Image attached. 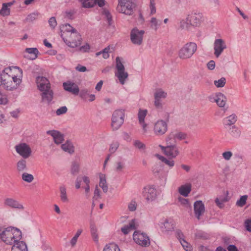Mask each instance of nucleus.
Returning <instances> with one entry per match:
<instances>
[{
    "label": "nucleus",
    "mask_w": 251,
    "mask_h": 251,
    "mask_svg": "<svg viewBox=\"0 0 251 251\" xmlns=\"http://www.w3.org/2000/svg\"><path fill=\"white\" fill-rule=\"evenodd\" d=\"M38 14L33 13L29 14L25 19V21L27 22H32L37 18Z\"/></svg>",
    "instance_id": "58"
},
{
    "label": "nucleus",
    "mask_w": 251,
    "mask_h": 251,
    "mask_svg": "<svg viewBox=\"0 0 251 251\" xmlns=\"http://www.w3.org/2000/svg\"><path fill=\"white\" fill-rule=\"evenodd\" d=\"M247 199V195H244L241 196L240 199L237 201L236 205L240 207H243L246 204Z\"/></svg>",
    "instance_id": "49"
},
{
    "label": "nucleus",
    "mask_w": 251,
    "mask_h": 251,
    "mask_svg": "<svg viewBox=\"0 0 251 251\" xmlns=\"http://www.w3.org/2000/svg\"><path fill=\"white\" fill-rule=\"evenodd\" d=\"M139 226V223L138 219H133L129 221L128 224L126 225V234L129 231L137 229Z\"/></svg>",
    "instance_id": "29"
},
{
    "label": "nucleus",
    "mask_w": 251,
    "mask_h": 251,
    "mask_svg": "<svg viewBox=\"0 0 251 251\" xmlns=\"http://www.w3.org/2000/svg\"><path fill=\"white\" fill-rule=\"evenodd\" d=\"M22 82V79L17 76L12 74L10 67L5 68L0 77V85L9 91L16 89Z\"/></svg>",
    "instance_id": "1"
},
{
    "label": "nucleus",
    "mask_w": 251,
    "mask_h": 251,
    "mask_svg": "<svg viewBox=\"0 0 251 251\" xmlns=\"http://www.w3.org/2000/svg\"><path fill=\"white\" fill-rule=\"evenodd\" d=\"M59 192L61 201L64 203L68 202L69 201V199L67 195L66 188L65 186H61L59 187Z\"/></svg>",
    "instance_id": "32"
},
{
    "label": "nucleus",
    "mask_w": 251,
    "mask_h": 251,
    "mask_svg": "<svg viewBox=\"0 0 251 251\" xmlns=\"http://www.w3.org/2000/svg\"><path fill=\"white\" fill-rule=\"evenodd\" d=\"M22 238L21 231L17 228L8 227L4 229L2 241L6 244L14 245Z\"/></svg>",
    "instance_id": "2"
},
{
    "label": "nucleus",
    "mask_w": 251,
    "mask_h": 251,
    "mask_svg": "<svg viewBox=\"0 0 251 251\" xmlns=\"http://www.w3.org/2000/svg\"><path fill=\"white\" fill-rule=\"evenodd\" d=\"M61 36L66 44L70 47L75 48L81 43V36L77 31L70 33L68 36L66 34H61Z\"/></svg>",
    "instance_id": "4"
},
{
    "label": "nucleus",
    "mask_w": 251,
    "mask_h": 251,
    "mask_svg": "<svg viewBox=\"0 0 251 251\" xmlns=\"http://www.w3.org/2000/svg\"><path fill=\"white\" fill-rule=\"evenodd\" d=\"M47 133L53 137L54 141L56 144H61L64 140L63 135L58 131L48 130L47 131Z\"/></svg>",
    "instance_id": "21"
},
{
    "label": "nucleus",
    "mask_w": 251,
    "mask_h": 251,
    "mask_svg": "<svg viewBox=\"0 0 251 251\" xmlns=\"http://www.w3.org/2000/svg\"><path fill=\"white\" fill-rule=\"evenodd\" d=\"M100 179L99 185L102 188L103 192L106 193L108 191V188L106 183L105 176L103 174H100Z\"/></svg>",
    "instance_id": "33"
},
{
    "label": "nucleus",
    "mask_w": 251,
    "mask_h": 251,
    "mask_svg": "<svg viewBox=\"0 0 251 251\" xmlns=\"http://www.w3.org/2000/svg\"><path fill=\"white\" fill-rule=\"evenodd\" d=\"M103 251H120V250L117 244L109 243L105 245Z\"/></svg>",
    "instance_id": "38"
},
{
    "label": "nucleus",
    "mask_w": 251,
    "mask_h": 251,
    "mask_svg": "<svg viewBox=\"0 0 251 251\" xmlns=\"http://www.w3.org/2000/svg\"><path fill=\"white\" fill-rule=\"evenodd\" d=\"M41 91L42 92L41 94L42 100L47 101L48 103H50L53 97V92L51 89V88Z\"/></svg>",
    "instance_id": "23"
},
{
    "label": "nucleus",
    "mask_w": 251,
    "mask_h": 251,
    "mask_svg": "<svg viewBox=\"0 0 251 251\" xmlns=\"http://www.w3.org/2000/svg\"><path fill=\"white\" fill-rule=\"evenodd\" d=\"M232 155V152L230 151H225L222 153L223 158L226 160H229L231 158Z\"/></svg>",
    "instance_id": "63"
},
{
    "label": "nucleus",
    "mask_w": 251,
    "mask_h": 251,
    "mask_svg": "<svg viewBox=\"0 0 251 251\" xmlns=\"http://www.w3.org/2000/svg\"><path fill=\"white\" fill-rule=\"evenodd\" d=\"M165 141L167 145H176L177 142L176 139V138L175 134L174 131L170 133L166 138Z\"/></svg>",
    "instance_id": "34"
},
{
    "label": "nucleus",
    "mask_w": 251,
    "mask_h": 251,
    "mask_svg": "<svg viewBox=\"0 0 251 251\" xmlns=\"http://www.w3.org/2000/svg\"><path fill=\"white\" fill-rule=\"evenodd\" d=\"M230 134L234 137H239L241 134V131L235 126H232L229 129Z\"/></svg>",
    "instance_id": "39"
},
{
    "label": "nucleus",
    "mask_w": 251,
    "mask_h": 251,
    "mask_svg": "<svg viewBox=\"0 0 251 251\" xmlns=\"http://www.w3.org/2000/svg\"><path fill=\"white\" fill-rule=\"evenodd\" d=\"M25 51L29 53L34 55L33 59L37 58L38 50L36 48H26Z\"/></svg>",
    "instance_id": "56"
},
{
    "label": "nucleus",
    "mask_w": 251,
    "mask_h": 251,
    "mask_svg": "<svg viewBox=\"0 0 251 251\" xmlns=\"http://www.w3.org/2000/svg\"><path fill=\"white\" fill-rule=\"evenodd\" d=\"M145 33V31L144 30H140L136 27L133 28L130 35L131 43L135 45H141L143 44Z\"/></svg>",
    "instance_id": "6"
},
{
    "label": "nucleus",
    "mask_w": 251,
    "mask_h": 251,
    "mask_svg": "<svg viewBox=\"0 0 251 251\" xmlns=\"http://www.w3.org/2000/svg\"><path fill=\"white\" fill-rule=\"evenodd\" d=\"M79 172V164L73 161L72 163L71 168V173L73 175H77Z\"/></svg>",
    "instance_id": "41"
},
{
    "label": "nucleus",
    "mask_w": 251,
    "mask_h": 251,
    "mask_svg": "<svg viewBox=\"0 0 251 251\" xmlns=\"http://www.w3.org/2000/svg\"><path fill=\"white\" fill-rule=\"evenodd\" d=\"M82 4V6L84 8H89L94 7L93 0H79Z\"/></svg>",
    "instance_id": "45"
},
{
    "label": "nucleus",
    "mask_w": 251,
    "mask_h": 251,
    "mask_svg": "<svg viewBox=\"0 0 251 251\" xmlns=\"http://www.w3.org/2000/svg\"><path fill=\"white\" fill-rule=\"evenodd\" d=\"M147 110H140L138 114V117L139 123H143L145 122V118L147 116Z\"/></svg>",
    "instance_id": "43"
},
{
    "label": "nucleus",
    "mask_w": 251,
    "mask_h": 251,
    "mask_svg": "<svg viewBox=\"0 0 251 251\" xmlns=\"http://www.w3.org/2000/svg\"><path fill=\"white\" fill-rule=\"evenodd\" d=\"M64 89L66 91L72 93V94L77 95L79 92L78 86L75 83L67 81L63 84Z\"/></svg>",
    "instance_id": "19"
},
{
    "label": "nucleus",
    "mask_w": 251,
    "mask_h": 251,
    "mask_svg": "<svg viewBox=\"0 0 251 251\" xmlns=\"http://www.w3.org/2000/svg\"><path fill=\"white\" fill-rule=\"evenodd\" d=\"M135 0H126V15H132L136 9Z\"/></svg>",
    "instance_id": "26"
},
{
    "label": "nucleus",
    "mask_w": 251,
    "mask_h": 251,
    "mask_svg": "<svg viewBox=\"0 0 251 251\" xmlns=\"http://www.w3.org/2000/svg\"><path fill=\"white\" fill-rule=\"evenodd\" d=\"M167 93L161 89L155 90L154 93V104L156 108L161 109L162 107V100L166 98Z\"/></svg>",
    "instance_id": "14"
},
{
    "label": "nucleus",
    "mask_w": 251,
    "mask_h": 251,
    "mask_svg": "<svg viewBox=\"0 0 251 251\" xmlns=\"http://www.w3.org/2000/svg\"><path fill=\"white\" fill-rule=\"evenodd\" d=\"M226 82V79L225 77H222L218 80H214V84L218 88L223 87Z\"/></svg>",
    "instance_id": "51"
},
{
    "label": "nucleus",
    "mask_w": 251,
    "mask_h": 251,
    "mask_svg": "<svg viewBox=\"0 0 251 251\" xmlns=\"http://www.w3.org/2000/svg\"><path fill=\"white\" fill-rule=\"evenodd\" d=\"M11 251H27L26 245L22 241L17 242L13 245Z\"/></svg>",
    "instance_id": "28"
},
{
    "label": "nucleus",
    "mask_w": 251,
    "mask_h": 251,
    "mask_svg": "<svg viewBox=\"0 0 251 251\" xmlns=\"http://www.w3.org/2000/svg\"><path fill=\"white\" fill-rule=\"evenodd\" d=\"M116 71L115 73V75L120 83L123 85L126 80V73L125 72V67L119 57L116 58Z\"/></svg>",
    "instance_id": "8"
},
{
    "label": "nucleus",
    "mask_w": 251,
    "mask_h": 251,
    "mask_svg": "<svg viewBox=\"0 0 251 251\" xmlns=\"http://www.w3.org/2000/svg\"><path fill=\"white\" fill-rule=\"evenodd\" d=\"M137 203L135 199L132 200L128 204V209L131 212L136 211L137 207Z\"/></svg>",
    "instance_id": "47"
},
{
    "label": "nucleus",
    "mask_w": 251,
    "mask_h": 251,
    "mask_svg": "<svg viewBox=\"0 0 251 251\" xmlns=\"http://www.w3.org/2000/svg\"><path fill=\"white\" fill-rule=\"evenodd\" d=\"M142 195L148 202H151L156 199L157 191L153 186L147 185L143 188Z\"/></svg>",
    "instance_id": "9"
},
{
    "label": "nucleus",
    "mask_w": 251,
    "mask_h": 251,
    "mask_svg": "<svg viewBox=\"0 0 251 251\" xmlns=\"http://www.w3.org/2000/svg\"><path fill=\"white\" fill-rule=\"evenodd\" d=\"M17 169L18 171H24L26 168V162L25 160L22 159L19 161L17 163Z\"/></svg>",
    "instance_id": "44"
},
{
    "label": "nucleus",
    "mask_w": 251,
    "mask_h": 251,
    "mask_svg": "<svg viewBox=\"0 0 251 251\" xmlns=\"http://www.w3.org/2000/svg\"><path fill=\"white\" fill-rule=\"evenodd\" d=\"M36 83L38 88L40 91L51 88L49 80L45 77L37 76L36 77Z\"/></svg>",
    "instance_id": "17"
},
{
    "label": "nucleus",
    "mask_w": 251,
    "mask_h": 251,
    "mask_svg": "<svg viewBox=\"0 0 251 251\" xmlns=\"http://www.w3.org/2000/svg\"><path fill=\"white\" fill-rule=\"evenodd\" d=\"M188 16L185 19H182L180 21L179 23V26L182 29H185L186 30H189L191 29L192 25H190V22L188 21Z\"/></svg>",
    "instance_id": "35"
},
{
    "label": "nucleus",
    "mask_w": 251,
    "mask_h": 251,
    "mask_svg": "<svg viewBox=\"0 0 251 251\" xmlns=\"http://www.w3.org/2000/svg\"><path fill=\"white\" fill-rule=\"evenodd\" d=\"M16 151L24 158H27L31 154V150L25 143H22L15 147Z\"/></svg>",
    "instance_id": "15"
},
{
    "label": "nucleus",
    "mask_w": 251,
    "mask_h": 251,
    "mask_svg": "<svg viewBox=\"0 0 251 251\" xmlns=\"http://www.w3.org/2000/svg\"><path fill=\"white\" fill-rule=\"evenodd\" d=\"M175 134L176 140L181 141L185 139L187 137V134L184 132L177 131H174Z\"/></svg>",
    "instance_id": "48"
},
{
    "label": "nucleus",
    "mask_w": 251,
    "mask_h": 251,
    "mask_svg": "<svg viewBox=\"0 0 251 251\" xmlns=\"http://www.w3.org/2000/svg\"><path fill=\"white\" fill-rule=\"evenodd\" d=\"M4 205L8 206L13 208L22 210L24 209L23 204L20 203L18 201L12 198H6L4 200Z\"/></svg>",
    "instance_id": "20"
},
{
    "label": "nucleus",
    "mask_w": 251,
    "mask_h": 251,
    "mask_svg": "<svg viewBox=\"0 0 251 251\" xmlns=\"http://www.w3.org/2000/svg\"><path fill=\"white\" fill-rule=\"evenodd\" d=\"M90 49V46L88 43H86L85 45L80 47L78 49V50L82 52H88Z\"/></svg>",
    "instance_id": "60"
},
{
    "label": "nucleus",
    "mask_w": 251,
    "mask_h": 251,
    "mask_svg": "<svg viewBox=\"0 0 251 251\" xmlns=\"http://www.w3.org/2000/svg\"><path fill=\"white\" fill-rule=\"evenodd\" d=\"M150 22L151 24V28L156 31L158 28V26L160 25L158 24V20L155 18L152 17L151 18Z\"/></svg>",
    "instance_id": "53"
},
{
    "label": "nucleus",
    "mask_w": 251,
    "mask_h": 251,
    "mask_svg": "<svg viewBox=\"0 0 251 251\" xmlns=\"http://www.w3.org/2000/svg\"><path fill=\"white\" fill-rule=\"evenodd\" d=\"M8 100L6 95L0 93V104L5 105L7 104Z\"/></svg>",
    "instance_id": "59"
},
{
    "label": "nucleus",
    "mask_w": 251,
    "mask_h": 251,
    "mask_svg": "<svg viewBox=\"0 0 251 251\" xmlns=\"http://www.w3.org/2000/svg\"><path fill=\"white\" fill-rule=\"evenodd\" d=\"M155 3L154 0H150V8L151 9V14L153 15L156 12Z\"/></svg>",
    "instance_id": "61"
},
{
    "label": "nucleus",
    "mask_w": 251,
    "mask_h": 251,
    "mask_svg": "<svg viewBox=\"0 0 251 251\" xmlns=\"http://www.w3.org/2000/svg\"><path fill=\"white\" fill-rule=\"evenodd\" d=\"M61 149L65 152H67L70 154L74 152V147L72 143L67 141L65 143L61 145Z\"/></svg>",
    "instance_id": "31"
},
{
    "label": "nucleus",
    "mask_w": 251,
    "mask_h": 251,
    "mask_svg": "<svg viewBox=\"0 0 251 251\" xmlns=\"http://www.w3.org/2000/svg\"><path fill=\"white\" fill-rule=\"evenodd\" d=\"M194 212L197 218L200 219L201 216L205 211V207L201 201H197L194 204Z\"/></svg>",
    "instance_id": "18"
},
{
    "label": "nucleus",
    "mask_w": 251,
    "mask_h": 251,
    "mask_svg": "<svg viewBox=\"0 0 251 251\" xmlns=\"http://www.w3.org/2000/svg\"><path fill=\"white\" fill-rule=\"evenodd\" d=\"M117 11L121 13H126V0H118Z\"/></svg>",
    "instance_id": "37"
},
{
    "label": "nucleus",
    "mask_w": 251,
    "mask_h": 251,
    "mask_svg": "<svg viewBox=\"0 0 251 251\" xmlns=\"http://www.w3.org/2000/svg\"><path fill=\"white\" fill-rule=\"evenodd\" d=\"M0 14L2 16H8L10 14V9L6 4H2V7L0 10Z\"/></svg>",
    "instance_id": "54"
},
{
    "label": "nucleus",
    "mask_w": 251,
    "mask_h": 251,
    "mask_svg": "<svg viewBox=\"0 0 251 251\" xmlns=\"http://www.w3.org/2000/svg\"><path fill=\"white\" fill-rule=\"evenodd\" d=\"M75 31H77V30L69 24L63 25L61 26V34H66L68 36L70 35V33L75 32Z\"/></svg>",
    "instance_id": "30"
},
{
    "label": "nucleus",
    "mask_w": 251,
    "mask_h": 251,
    "mask_svg": "<svg viewBox=\"0 0 251 251\" xmlns=\"http://www.w3.org/2000/svg\"><path fill=\"white\" fill-rule=\"evenodd\" d=\"M119 147V143L118 142H113L112 144L110 145L109 149V151L110 153L108 154L106 158L105 159L103 164L104 168L105 167L106 164L107 163V162L109 160L111 154L114 153L117 151Z\"/></svg>",
    "instance_id": "25"
},
{
    "label": "nucleus",
    "mask_w": 251,
    "mask_h": 251,
    "mask_svg": "<svg viewBox=\"0 0 251 251\" xmlns=\"http://www.w3.org/2000/svg\"><path fill=\"white\" fill-rule=\"evenodd\" d=\"M195 236L198 239H206L208 238V235L201 231H198L195 234Z\"/></svg>",
    "instance_id": "57"
},
{
    "label": "nucleus",
    "mask_w": 251,
    "mask_h": 251,
    "mask_svg": "<svg viewBox=\"0 0 251 251\" xmlns=\"http://www.w3.org/2000/svg\"><path fill=\"white\" fill-rule=\"evenodd\" d=\"M162 231L164 232L172 231L175 228L174 222L172 220L166 219L161 226Z\"/></svg>",
    "instance_id": "24"
},
{
    "label": "nucleus",
    "mask_w": 251,
    "mask_h": 251,
    "mask_svg": "<svg viewBox=\"0 0 251 251\" xmlns=\"http://www.w3.org/2000/svg\"><path fill=\"white\" fill-rule=\"evenodd\" d=\"M188 21L192 27H199L203 21V16L201 13H194L188 15Z\"/></svg>",
    "instance_id": "16"
},
{
    "label": "nucleus",
    "mask_w": 251,
    "mask_h": 251,
    "mask_svg": "<svg viewBox=\"0 0 251 251\" xmlns=\"http://www.w3.org/2000/svg\"><path fill=\"white\" fill-rule=\"evenodd\" d=\"M208 100L211 102H216L219 107L224 108L226 103L227 99L223 93L219 92L209 96Z\"/></svg>",
    "instance_id": "12"
},
{
    "label": "nucleus",
    "mask_w": 251,
    "mask_h": 251,
    "mask_svg": "<svg viewBox=\"0 0 251 251\" xmlns=\"http://www.w3.org/2000/svg\"><path fill=\"white\" fill-rule=\"evenodd\" d=\"M22 179L28 183H30L33 181L34 179V177L33 175L31 174H29L26 173H24L22 175Z\"/></svg>",
    "instance_id": "52"
},
{
    "label": "nucleus",
    "mask_w": 251,
    "mask_h": 251,
    "mask_svg": "<svg viewBox=\"0 0 251 251\" xmlns=\"http://www.w3.org/2000/svg\"><path fill=\"white\" fill-rule=\"evenodd\" d=\"M133 239L135 243L142 247H148L150 245L148 236L139 230H135L133 234Z\"/></svg>",
    "instance_id": "7"
},
{
    "label": "nucleus",
    "mask_w": 251,
    "mask_h": 251,
    "mask_svg": "<svg viewBox=\"0 0 251 251\" xmlns=\"http://www.w3.org/2000/svg\"><path fill=\"white\" fill-rule=\"evenodd\" d=\"M67 111V108L66 106H62L59 108L57 109L56 111V114L57 115H60L65 114Z\"/></svg>",
    "instance_id": "62"
},
{
    "label": "nucleus",
    "mask_w": 251,
    "mask_h": 251,
    "mask_svg": "<svg viewBox=\"0 0 251 251\" xmlns=\"http://www.w3.org/2000/svg\"><path fill=\"white\" fill-rule=\"evenodd\" d=\"M49 24L52 28H54L57 25L55 18L54 17H51L49 20Z\"/></svg>",
    "instance_id": "64"
},
{
    "label": "nucleus",
    "mask_w": 251,
    "mask_h": 251,
    "mask_svg": "<svg viewBox=\"0 0 251 251\" xmlns=\"http://www.w3.org/2000/svg\"><path fill=\"white\" fill-rule=\"evenodd\" d=\"M157 157L159 160H160L162 162H164L166 165L170 167H173L175 165V162L173 158L167 159L165 157L157 155Z\"/></svg>",
    "instance_id": "36"
},
{
    "label": "nucleus",
    "mask_w": 251,
    "mask_h": 251,
    "mask_svg": "<svg viewBox=\"0 0 251 251\" xmlns=\"http://www.w3.org/2000/svg\"><path fill=\"white\" fill-rule=\"evenodd\" d=\"M102 14L104 15L105 18L107 19L109 25H111L112 21V16L110 13L109 11L105 9H102Z\"/></svg>",
    "instance_id": "50"
},
{
    "label": "nucleus",
    "mask_w": 251,
    "mask_h": 251,
    "mask_svg": "<svg viewBox=\"0 0 251 251\" xmlns=\"http://www.w3.org/2000/svg\"><path fill=\"white\" fill-rule=\"evenodd\" d=\"M197 45L194 42H189L185 44L178 51V57L183 60L190 58L196 52Z\"/></svg>",
    "instance_id": "3"
},
{
    "label": "nucleus",
    "mask_w": 251,
    "mask_h": 251,
    "mask_svg": "<svg viewBox=\"0 0 251 251\" xmlns=\"http://www.w3.org/2000/svg\"><path fill=\"white\" fill-rule=\"evenodd\" d=\"M125 110L118 109L114 111L111 118V127L113 130H117L124 124Z\"/></svg>",
    "instance_id": "5"
},
{
    "label": "nucleus",
    "mask_w": 251,
    "mask_h": 251,
    "mask_svg": "<svg viewBox=\"0 0 251 251\" xmlns=\"http://www.w3.org/2000/svg\"><path fill=\"white\" fill-rule=\"evenodd\" d=\"M180 243L183 249L186 251H191L192 250V246L185 240L182 239V240H180Z\"/></svg>",
    "instance_id": "55"
},
{
    "label": "nucleus",
    "mask_w": 251,
    "mask_h": 251,
    "mask_svg": "<svg viewBox=\"0 0 251 251\" xmlns=\"http://www.w3.org/2000/svg\"><path fill=\"white\" fill-rule=\"evenodd\" d=\"M227 48L226 42L222 39H216L213 43L214 55L216 58L219 56Z\"/></svg>",
    "instance_id": "11"
},
{
    "label": "nucleus",
    "mask_w": 251,
    "mask_h": 251,
    "mask_svg": "<svg viewBox=\"0 0 251 251\" xmlns=\"http://www.w3.org/2000/svg\"><path fill=\"white\" fill-rule=\"evenodd\" d=\"M168 130L167 123L162 120H158L155 123L153 127L154 134L157 136L164 135Z\"/></svg>",
    "instance_id": "13"
},
{
    "label": "nucleus",
    "mask_w": 251,
    "mask_h": 251,
    "mask_svg": "<svg viewBox=\"0 0 251 251\" xmlns=\"http://www.w3.org/2000/svg\"><path fill=\"white\" fill-rule=\"evenodd\" d=\"M237 119L238 117L236 114L232 113L223 119V124L226 127L234 126Z\"/></svg>",
    "instance_id": "22"
},
{
    "label": "nucleus",
    "mask_w": 251,
    "mask_h": 251,
    "mask_svg": "<svg viewBox=\"0 0 251 251\" xmlns=\"http://www.w3.org/2000/svg\"><path fill=\"white\" fill-rule=\"evenodd\" d=\"M159 147L164 154L170 158H175L179 154L178 148L176 145H159Z\"/></svg>",
    "instance_id": "10"
},
{
    "label": "nucleus",
    "mask_w": 251,
    "mask_h": 251,
    "mask_svg": "<svg viewBox=\"0 0 251 251\" xmlns=\"http://www.w3.org/2000/svg\"><path fill=\"white\" fill-rule=\"evenodd\" d=\"M133 146L141 151H145L146 150V145L141 141L138 140L133 141Z\"/></svg>",
    "instance_id": "42"
},
{
    "label": "nucleus",
    "mask_w": 251,
    "mask_h": 251,
    "mask_svg": "<svg viewBox=\"0 0 251 251\" xmlns=\"http://www.w3.org/2000/svg\"><path fill=\"white\" fill-rule=\"evenodd\" d=\"M79 95V97L84 100H87L89 96V91L86 89H81L80 91Z\"/></svg>",
    "instance_id": "46"
},
{
    "label": "nucleus",
    "mask_w": 251,
    "mask_h": 251,
    "mask_svg": "<svg viewBox=\"0 0 251 251\" xmlns=\"http://www.w3.org/2000/svg\"><path fill=\"white\" fill-rule=\"evenodd\" d=\"M91 233L94 241L96 243L99 242V236L97 233V229L95 226L91 225Z\"/></svg>",
    "instance_id": "40"
},
{
    "label": "nucleus",
    "mask_w": 251,
    "mask_h": 251,
    "mask_svg": "<svg viewBox=\"0 0 251 251\" xmlns=\"http://www.w3.org/2000/svg\"><path fill=\"white\" fill-rule=\"evenodd\" d=\"M191 187L192 186L190 183L182 185L179 187L178 192L181 195L185 197H187L191 191Z\"/></svg>",
    "instance_id": "27"
}]
</instances>
